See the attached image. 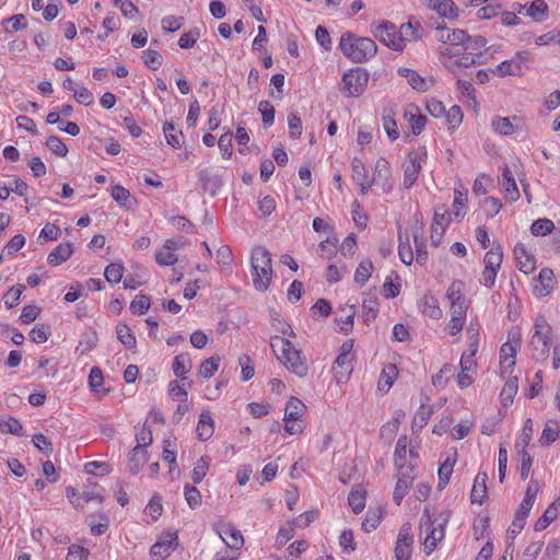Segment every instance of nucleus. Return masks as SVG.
Listing matches in <instances>:
<instances>
[{"instance_id":"obj_64","label":"nucleus","mask_w":560,"mask_h":560,"mask_svg":"<svg viewBox=\"0 0 560 560\" xmlns=\"http://www.w3.org/2000/svg\"><path fill=\"white\" fill-rule=\"evenodd\" d=\"M352 178L355 183L365 182L369 179L368 171L363 162L358 158L352 160Z\"/></svg>"},{"instance_id":"obj_62","label":"nucleus","mask_w":560,"mask_h":560,"mask_svg":"<svg viewBox=\"0 0 560 560\" xmlns=\"http://www.w3.org/2000/svg\"><path fill=\"white\" fill-rule=\"evenodd\" d=\"M348 501L355 514H359L365 508V495L361 491H351Z\"/></svg>"},{"instance_id":"obj_37","label":"nucleus","mask_w":560,"mask_h":560,"mask_svg":"<svg viewBox=\"0 0 560 560\" xmlns=\"http://www.w3.org/2000/svg\"><path fill=\"white\" fill-rule=\"evenodd\" d=\"M446 222L445 213H434L433 222L431 225V242L434 246H439L443 236L444 225Z\"/></svg>"},{"instance_id":"obj_55","label":"nucleus","mask_w":560,"mask_h":560,"mask_svg":"<svg viewBox=\"0 0 560 560\" xmlns=\"http://www.w3.org/2000/svg\"><path fill=\"white\" fill-rule=\"evenodd\" d=\"M184 495L190 509H196L201 504V494L196 487L186 485L184 487Z\"/></svg>"},{"instance_id":"obj_18","label":"nucleus","mask_w":560,"mask_h":560,"mask_svg":"<svg viewBox=\"0 0 560 560\" xmlns=\"http://www.w3.org/2000/svg\"><path fill=\"white\" fill-rule=\"evenodd\" d=\"M354 357L338 355L334 365V377L337 383H345L348 381L353 371Z\"/></svg>"},{"instance_id":"obj_34","label":"nucleus","mask_w":560,"mask_h":560,"mask_svg":"<svg viewBox=\"0 0 560 560\" xmlns=\"http://www.w3.org/2000/svg\"><path fill=\"white\" fill-rule=\"evenodd\" d=\"M464 289L465 284L460 280H454L446 291V298L451 304V306L456 304H465L464 298Z\"/></svg>"},{"instance_id":"obj_25","label":"nucleus","mask_w":560,"mask_h":560,"mask_svg":"<svg viewBox=\"0 0 560 560\" xmlns=\"http://www.w3.org/2000/svg\"><path fill=\"white\" fill-rule=\"evenodd\" d=\"M423 28L418 21H411L401 24L399 27V35L401 36V40L406 46V42L418 40L421 38V33Z\"/></svg>"},{"instance_id":"obj_20","label":"nucleus","mask_w":560,"mask_h":560,"mask_svg":"<svg viewBox=\"0 0 560 560\" xmlns=\"http://www.w3.org/2000/svg\"><path fill=\"white\" fill-rule=\"evenodd\" d=\"M514 255L517 260L518 269L525 275L532 273L536 268L535 257L529 255L523 244H517L514 248Z\"/></svg>"},{"instance_id":"obj_13","label":"nucleus","mask_w":560,"mask_h":560,"mask_svg":"<svg viewBox=\"0 0 560 560\" xmlns=\"http://www.w3.org/2000/svg\"><path fill=\"white\" fill-rule=\"evenodd\" d=\"M413 534L411 526L404 525L398 534L396 546H395V559L396 560H410L412 555Z\"/></svg>"},{"instance_id":"obj_11","label":"nucleus","mask_w":560,"mask_h":560,"mask_svg":"<svg viewBox=\"0 0 560 560\" xmlns=\"http://www.w3.org/2000/svg\"><path fill=\"white\" fill-rule=\"evenodd\" d=\"M177 534L173 532L163 533L158 541L151 547L152 560H164L177 547Z\"/></svg>"},{"instance_id":"obj_61","label":"nucleus","mask_w":560,"mask_h":560,"mask_svg":"<svg viewBox=\"0 0 560 560\" xmlns=\"http://www.w3.org/2000/svg\"><path fill=\"white\" fill-rule=\"evenodd\" d=\"M487 45V39L483 36L470 37L462 45L463 50L470 52H481V49Z\"/></svg>"},{"instance_id":"obj_33","label":"nucleus","mask_w":560,"mask_h":560,"mask_svg":"<svg viewBox=\"0 0 560 560\" xmlns=\"http://www.w3.org/2000/svg\"><path fill=\"white\" fill-rule=\"evenodd\" d=\"M422 313L430 318L438 319L442 316V310L439 306V301L431 294H425L421 300Z\"/></svg>"},{"instance_id":"obj_30","label":"nucleus","mask_w":560,"mask_h":560,"mask_svg":"<svg viewBox=\"0 0 560 560\" xmlns=\"http://www.w3.org/2000/svg\"><path fill=\"white\" fill-rule=\"evenodd\" d=\"M455 58V63L458 67L468 68L474 65L483 63V54L482 52H470L468 50H463V48H458V55Z\"/></svg>"},{"instance_id":"obj_44","label":"nucleus","mask_w":560,"mask_h":560,"mask_svg":"<svg viewBox=\"0 0 560 560\" xmlns=\"http://www.w3.org/2000/svg\"><path fill=\"white\" fill-rule=\"evenodd\" d=\"M210 466V458L208 456L200 457L194 466L191 479L194 483H200L207 476Z\"/></svg>"},{"instance_id":"obj_40","label":"nucleus","mask_w":560,"mask_h":560,"mask_svg":"<svg viewBox=\"0 0 560 560\" xmlns=\"http://www.w3.org/2000/svg\"><path fill=\"white\" fill-rule=\"evenodd\" d=\"M399 73L405 77L408 83L417 91H425L427 82L415 70L408 68H400Z\"/></svg>"},{"instance_id":"obj_10","label":"nucleus","mask_w":560,"mask_h":560,"mask_svg":"<svg viewBox=\"0 0 560 560\" xmlns=\"http://www.w3.org/2000/svg\"><path fill=\"white\" fill-rule=\"evenodd\" d=\"M529 60L528 51H518L510 60H504L491 70L499 77L522 75L524 65Z\"/></svg>"},{"instance_id":"obj_17","label":"nucleus","mask_w":560,"mask_h":560,"mask_svg":"<svg viewBox=\"0 0 560 560\" xmlns=\"http://www.w3.org/2000/svg\"><path fill=\"white\" fill-rule=\"evenodd\" d=\"M553 271L549 268H542L535 280L534 294L538 298L548 295L553 288Z\"/></svg>"},{"instance_id":"obj_21","label":"nucleus","mask_w":560,"mask_h":560,"mask_svg":"<svg viewBox=\"0 0 560 560\" xmlns=\"http://www.w3.org/2000/svg\"><path fill=\"white\" fill-rule=\"evenodd\" d=\"M272 275H273L272 266L271 267H262V268H258V269H252L254 288L259 292L267 291L271 283Z\"/></svg>"},{"instance_id":"obj_43","label":"nucleus","mask_w":560,"mask_h":560,"mask_svg":"<svg viewBox=\"0 0 560 560\" xmlns=\"http://www.w3.org/2000/svg\"><path fill=\"white\" fill-rule=\"evenodd\" d=\"M373 269L374 267L371 260H362L355 269L354 281L360 285H364L372 276Z\"/></svg>"},{"instance_id":"obj_31","label":"nucleus","mask_w":560,"mask_h":560,"mask_svg":"<svg viewBox=\"0 0 560 560\" xmlns=\"http://www.w3.org/2000/svg\"><path fill=\"white\" fill-rule=\"evenodd\" d=\"M455 197L453 201V214L456 219L463 218L466 213L468 194L467 190L463 188L462 185L455 188Z\"/></svg>"},{"instance_id":"obj_22","label":"nucleus","mask_w":560,"mask_h":560,"mask_svg":"<svg viewBox=\"0 0 560 560\" xmlns=\"http://www.w3.org/2000/svg\"><path fill=\"white\" fill-rule=\"evenodd\" d=\"M405 117L409 121L413 135H419L423 130L427 117L420 114L418 106L409 104L405 109Z\"/></svg>"},{"instance_id":"obj_3","label":"nucleus","mask_w":560,"mask_h":560,"mask_svg":"<svg viewBox=\"0 0 560 560\" xmlns=\"http://www.w3.org/2000/svg\"><path fill=\"white\" fill-rule=\"evenodd\" d=\"M339 47L348 59L357 63L370 60L377 51V46L373 39L360 37L352 33H346L341 36Z\"/></svg>"},{"instance_id":"obj_6","label":"nucleus","mask_w":560,"mask_h":560,"mask_svg":"<svg viewBox=\"0 0 560 560\" xmlns=\"http://www.w3.org/2000/svg\"><path fill=\"white\" fill-rule=\"evenodd\" d=\"M369 82V73L363 68L351 69L342 75L340 91L345 96L358 97L365 91Z\"/></svg>"},{"instance_id":"obj_39","label":"nucleus","mask_w":560,"mask_h":560,"mask_svg":"<svg viewBox=\"0 0 560 560\" xmlns=\"http://www.w3.org/2000/svg\"><path fill=\"white\" fill-rule=\"evenodd\" d=\"M0 431L2 433H9L16 436L23 435V427L21 422L13 417H2L0 419Z\"/></svg>"},{"instance_id":"obj_49","label":"nucleus","mask_w":560,"mask_h":560,"mask_svg":"<svg viewBox=\"0 0 560 560\" xmlns=\"http://www.w3.org/2000/svg\"><path fill=\"white\" fill-rule=\"evenodd\" d=\"M532 436H533V421L530 419H527L523 427L522 434L515 443L516 451H526V447L529 444Z\"/></svg>"},{"instance_id":"obj_4","label":"nucleus","mask_w":560,"mask_h":560,"mask_svg":"<svg viewBox=\"0 0 560 560\" xmlns=\"http://www.w3.org/2000/svg\"><path fill=\"white\" fill-rule=\"evenodd\" d=\"M551 326L545 318L539 315L535 319L534 334L530 338L532 358L537 362H544L548 359L551 348Z\"/></svg>"},{"instance_id":"obj_29","label":"nucleus","mask_w":560,"mask_h":560,"mask_svg":"<svg viewBox=\"0 0 560 560\" xmlns=\"http://www.w3.org/2000/svg\"><path fill=\"white\" fill-rule=\"evenodd\" d=\"M73 253L72 245L65 243L58 245L47 257V261L51 266H59L70 258Z\"/></svg>"},{"instance_id":"obj_50","label":"nucleus","mask_w":560,"mask_h":560,"mask_svg":"<svg viewBox=\"0 0 560 560\" xmlns=\"http://www.w3.org/2000/svg\"><path fill=\"white\" fill-rule=\"evenodd\" d=\"M24 290L25 285L23 284H16L10 288L3 296L5 306L8 308L16 306Z\"/></svg>"},{"instance_id":"obj_9","label":"nucleus","mask_w":560,"mask_h":560,"mask_svg":"<svg viewBox=\"0 0 560 560\" xmlns=\"http://www.w3.org/2000/svg\"><path fill=\"white\" fill-rule=\"evenodd\" d=\"M427 155L423 149L412 151L404 164V186L410 188L418 179V175L422 167V162Z\"/></svg>"},{"instance_id":"obj_8","label":"nucleus","mask_w":560,"mask_h":560,"mask_svg":"<svg viewBox=\"0 0 560 560\" xmlns=\"http://www.w3.org/2000/svg\"><path fill=\"white\" fill-rule=\"evenodd\" d=\"M305 410V405L296 397H291L287 404L284 412V429L289 434H299L303 431L301 423L298 420L301 418Z\"/></svg>"},{"instance_id":"obj_35","label":"nucleus","mask_w":560,"mask_h":560,"mask_svg":"<svg viewBox=\"0 0 560 560\" xmlns=\"http://www.w3.org/2000/svg\"><path fill=\"white\" fill-rule=\"evenodd\" d=\"M503 259V250L499 244H494L493 247L488 250L485 255L483 262L487 269L499 270Z\"/></svg>"},{"instance_id":"obj_47","label":"nucleus","mask_w":560,"mask_h":560,"mask_svg":"<svg viewBox=\"0 0 560 560\" xmlns=\"http://www.w3.org/2000/svg\"><path fill=\"white\" fill-rule=\"evenodd\" d=\"M555 224L549 219H538L533 222L530 231L535 236H545L552 232Z\"/></svg>"},{"instance_id":"obj_15","label":"nucleus","mask_w":560,"mask_h":560,"mask_svg":"<svg viewBox=\"0 0 560 560\" xmlns=\"http://www.w3.org/2000/svg\"><path fill=\"white\" fill-rule=\"evenodd\" d=\"M415 470L408 467V470H397V482L393 493V499L397 505L401 504L402 499L408 493L416 478Z\"/></svg>"},{"instance_id":"obj_7","label":"nucleus","mask_w":560,"mask_h":560,"mask_svg":"<svg viewBox=\"0 0 560 560\" xmlns=\"http://www.w3.org/2000/svg\"><path fill=\"white\" fill-rule=\"evenodd\" d=\"M372 34L382 44L386 45L393 50L402 51L405 48L401 36L399 35V30H397L396 25L389 21H383L377 24L372 30Z\"/></svg>"},{"instance_id":"obj_2","label":"nucleus","mask_w":560,"mask_h":560,"mask_svg":"<svg viewBox=\"0 0 560 560\" xmlns=\"http://www.w3.org/2000/svg\"><path fill=\"white\" fill-rule=\"evenodd\" d=\"M270 347L272 348L277 358L287 366L290 372L294 373L299 377L306 376L308 372L306 361L301 357V352L289 339L280 336L271 337Z\"/></svg>"},{"instance_id":"obj_58","label":"nucleus","mask_w":560,"mask_h":560,"mask_svg":"<svg viewBox=\"0 0 560 560\" xmlns=\"http://www.w3.org/2000/svg\"><path fill=\"white\" fill-rule=\"evenodd\" d=\"M258 110L261 114L262 124L269 127L275 120V108L268 101H261L258 105Z\"/></svg>"},{"instance_id":"obj_38","label":"nucleus","mask_w":560,"mask_h":560,"mask_svg":"<svg viewBox=\"0 0 560 560\" xmlns=\"http://www.w3.org/2000/svg\"><path fill=\"white\" fill-rule=\"evenodd\" d=\"M529 15L536 22H544L548 19V5L544 0H534L527 9Z\"/></svg>"},{"instance_id":"obj_60","label":"nucleus","mask_w":560,"mask_h":560,"mask_svg":"<svg viewBox=\"0 0 560 560\" xmlns=\"http://www.w3.org/2000/svg\"><path fill=\"white\" fill-rule=\"evenodd\" d=\"M151 305L150 298L144 294L137 295L130 304L133 314H144Z\"/></svg>"},{"instance_id":"obj_59","label":"nucleus","mask_w":560,"mask_h":560,"mask_svg":"<svg viewBox=\"0 0 560 560\" xmlns=\"http://www.w3.org/2000/svg\"><path fill=\"white\" fill-rule=\"evenodd\" d=\"M24 15L23 14H15L7 20L3 21V27L4 31L8 33L18 32L20 30H23L26 26V23H24Z\"/></svg>"},{"instance_id":"obj_42","label":"nucleus","mask_w":560,"mask_h":560,"mask_svg":"<svg viewBox=\"0 0 560 560\" xmlns=\"http://www.w3.org/2000/svg\"><path fill=\"white\" fill-rule=\"evenodd\" d=\"M191 369V360L187 353L177 354L173 362V372L178 377H184Z\"/></svg>"},{"instance_id":"obj_57","label":"nucleus","mask_w":560,"mask_h":560,"mask_svg":"<svg viewBox=\"0 0 560 560\" xmlns=\"http://www.w3.org/2000/svg\"><path fill=\"white\" fill-rule=\"evenodd\" d=\"M46 145L48 147V149L51 152H54L58 156L63 158L68 153L67 145L59 137H56V136L48 137L46 140Z\"/></svg>"},{"instance_id":"obj_63","label":"nucleus","mask_w":560,"mask_h":560,"mask_svg":"<svg viewBox=\"0 0 560 560\" xmlns=\"http://www.w3.org/2000/svg\"><path fill=\"white\" fill-rule=\"evenodd\" d=\"M200 37V32L198 28H192L184 34L178 39V45L180 48L188 49L194 47L198 38Z\"/></svg>"},{"instance_id":"obj_16","label":"nucleus","mask_w":560,"mask_h":560,"mask_svg":"<svg viewBox=\"0 0 560 560\" xmlns=\"http://www.w3.org/2000/svg\"><path fill=\"white\" fill-rule=\"evenodd\" d=\"M423 4L435 11L441 18L457 20L459 9L453 0H420Z\"/></svg>"},{"instance_id":"obj_23","label":"nucleus","mask_w":560,"mask_h":560,"mask_svg":"<svg viewBox=\"0 0 560 560\" xmlns=\"http://www.w3.org/2000/svg\"><path fill=\"white\" fill-rule=\"evenodd\" d=\"M500 183L511 201H516L520 198V191L516 186L513 173L506 165L501 168Z\"/></svg>"},{"instance_id":"obj_19","label":"nucleus","mask_w":560,"mask_h":560,"mask_svg":"<svg viewBox=\"0 0 560 560\" xmlns=\"http://www.w3.org/2000/svg\"><path fill=\"white\" fill-rule=\"evenodd\" d=\"M418 454L416 451L410 450H401V445H399V450H395L394 452V464L397 470H408V467L416 469V458Z\"/></svg>"},{"instance_id":"obj_1","label":"nucleus","mask_w":560,"mask_h":560,"mask_svg":"<svg viewBox=\"0 0 560 560\" xmlns=\"http://www.w3.org/2000/svg\"><path fill=\"white\" fill-rule=\"evenodd\" d=\"M450 521V513L442 512L435 520H431L428 509L424 510L419 526V537L422 539L424 552L431 555L438 542L444 538V527Z\"/></svg>"},{"instance_id":"obj_53","label":"nucleus","mask_w":560,"mask_h":560,"mask_svg":"<svg viewBox=\"0 0 560 560\" xmlns=\"http://www.w3.org/2000/svg\"><path fill=\"white\" fill-rule=\"evenodd\" d=\"M124 270L121 264L113 262L105 268L104 276L109 283L115 284L121 281Z\"/></svg>"},{"instance_id":"obj_56","label":"nucleus","mask_w":560,"mask_h":560,"mask_svg":"<svg viewBox=\"0 0 560 560\" xmlns=\"http://www.w3.org/2000/svg\"><path fill=\"white\" fill-rule=\"evenodd\" d=\"M517 378L514 377V378H509L503 388H502V392H501V397H502V401L504 405H508V402H512L513 401V398L514 396L516 395L517 393Z\"/></svg>"},{"instance_id":"obj_36","label":"nucleus","mask_w":560,"mask_h":560,"mask_svg":"<svg viewBox=\"0 0 560 560\" xmlns=\"http://www.w3.org/2000/svg\"><path fill=\"white\" fill-rule=\"evenodd\" d=\"M398 371L395 364L385 365L380 375L378 389L387 392L393 386Z\"/></svg>"},{"instance_id":"obj_45","label":"nucleus","mask_w":560,"mask_h":560,"mask_svg":"<svg viewBox=\"0 0 560 560\" xmlns=\"http://www.w3.org/2000/svg\"><path fill=\"white\" fill-rule=\"evenodd\" d=\"M163 131L165 135V139L167 144L179 148L182 145V139H183V132L179 130L177 131L175 126L172 122H165L163 125Z\"/></svg>"},{"instance_id":"obj_14","label":"nucleus","mask_w":560,"mask_h":560,"mask_svg":"<svg viewBox=\"0 0 560 560\" xmlns=\"http://www.w3.org/2000/svg\"><path fill=\"white\" fill-rule=\"evenodd\" d=\"M371 180L373 184L381 185L384 194H387L393 189L390 166L384 158H381L376 161Z\"/></svg>"},{"instance_id":"obj_46","label":"nucleus","mask_w":560,"mask_h":560,"mask_svg":"<svg viewBox=\"0 0 560 560\" xmlns=\"http://www.w3.org/2000/svg\"><path fill=\"white\" fill-rule=\"evenodd\" d=\"M116 332L118 339L126 348L132 349L136 347V337L129 326L126 324H118L116 327Z\"/></svg>"},{"instance_id":"obj_5","label":"nucleus","mask_w":560,"mask_h":560,"mask_svg":"<svg viewBox=\"0 0 560 560\" xmlns=\"http://www.w3.org/2000/svg\"><path fill=\"white\" fill-rule=\"evenodd\" d=\"M435 38L442 44H448L450 46L441 47L439 49L442 56L453 58L458 55V48L468 39V34L458 28H448L446 26H438L435 32Z\"/></svg>"},{"instance_id":"obj_24","label":"nucleus","mask_w":560,"mask_h":560,"mask_svg":"<svg viewBox=\"0 0 560 560\" xmlns=\"http://www.w3.org/2000/svg\"><path fill=\"white\" fill-rule=\"evenodd\" d=\"M221 539L232 549H240L243 546L244 539L238 529L233 525H224L219 532Z\"/></svg>"},{"instance_id":"obj_12","label":"nucleus","mask_w":560,"mask_h":560,"mask_svg":"<svg viewBox=\"0 0 560 560\" xmlns=\"http://www.w3.org/2000/svg\"><path fill=\"white\" fill-rule=\"evenodd\" d=\"M524 119L520 116H494L491 120V129L500 136H511L524 129Z\"/></svg>"},{"instance_id":"obj_54","label":"nucleus","mask_w":560,"mask_h":560,"mask_svg":"<svg viewBox=\"0 0 560 560\" xmlns=\"http://www.w3.org/2000/svg\"><path fill=\"white\" fill-rule=\"evenodd\" d=\"M337 244L338 241L336 238H327L319 243L318 245V254L320 257L330 259L337 254Z\"/></svg>"},{"instance_id":"obj_26","label":"nucleus","mask_w":560,"mask_h":560,"mask_svg":"<svg viewBox=\"0 0 560 560\" xmlns=\"http://www.w3.org/2000/svg\"><path fill=\"white\" fill-rule=\"evenodd\" d=\"M148 460V452L143 447H133L129 454L127 463L128 470L131 474H138Z\"/></svg>"},{"instance_id":"obj_51","label":"nucleus","mask_w":560,"mask_h":560,"mask_svg":"<svg viewBox=\"0 0 560 560\" xmlns=\"http://www.w3.org/2000/svg\"><path fill=\"white\" fill-rule=\"evenodd\" d=\"M432 410L430 407H427L424 405L420 406V408L415 413L413 420H412V429L421 430L424 428L431 418Z\"/></svg>"},{"instance_id":"obj_52","label":"nucleus","mask_w":560,"mask_h":560,"mask_svg":"<svg viewBox=\"0 0 560 560\" xmlns=\"http://www.w3.org/2000/svg\"><path fill=\"white\" fill-rule=\"evenodd\" d=\"M445 119L450 130H455L463 121V112L459 106L453 105L445 112Z\"/></svg>"},{"instance_id":"obj_28","label":"nucleus","mask_w":560,"mask_h":560,"mask_svg":"<svg viewBox=\"0 0 560 560\" xmlns=\"http://www.w3.org/2000/svg\"><path fill=\"white\" fill-rule=\"evenodd\" d=\"M487 480L488 476L486 472H478L472 485L470 500L472 503L481 504L487 493Z\"/></svg>"},{"instance_id":"obj_48","label":"nucleus","mask_w":560,"mask_h":560,"mask_svg":"<svg viewBox=\"0 0 560 560\" xmlns=\"http://www.w3.org/2000/svg\"><path fill=\"white\" fill-rule=\"evenodd\" d=\"M220 358L211 357L201 362L199 375L203 378H210L219 369Z\"/></svg>"},{"instance_id":"obj_32","label":"nucleus","mask_w":560,"mask_h":560,"mask_svg":"<svg viewBox=\"0 0 560 560\" xmlns=\"http://www.w3.org/2000/svg\"><path fill=\"white\" fill-rule=\"evenodd\" d=\"M252 269H258L262 267H271V255L262 246H257L252 250L250 256Z\"/></svg>"},{"instance_id":"obj_41","label":"nucleus","mask_w":560,"mask_h":560,"mask_svg":"<svg viewBox=\"0 0 560 560\" xmlns=\"http://www.w3.org/2000/svg\"><path fill=\"white\" fill-rule=\"evenodd\" d=\"M558 515V508L555 504H550L544 514L536 521L535 523V530L540 532L546 529L556 518Z\"/></svg>"},{"instance_id":"obj_27","label":"nucleus","mask_w":560,"mask_h":560,"mask_svg":"<svg viewBox=\"0 0 560 560\" xmlns=\"http://www.w3.org/2000/svg\"><path fill=\"white\" fill-rule=\"evenodd\" d=\"M196 431L199 440L201 441H207L212 436L214 431V421L209 411L201 412Z\"/></svg>"}]
</instances>
